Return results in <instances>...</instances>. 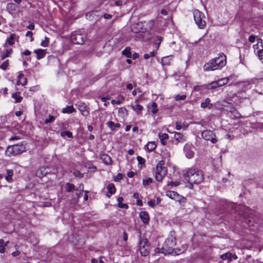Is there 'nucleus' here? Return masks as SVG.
Returning <instances> with one entry per match:
<instances>
[{
    "label": "nucleus",
    "mask_w": 263,
    "mask_h": 263,
    "mask_svg": "<svg viewBox=\"0 0 263 263\" xmlns=\"http://www.w3.org/2000/svg\"><path fill=\"white\" fill-rule=\"evenodd\" d=\"M18 38V36H17L15 33L11 34L10 36L7 39L4 47L5 48L7 44H9V45H13L14 41L17 40Z\"/></svg>",
    "instance_id": "obj_11"
},
{
    "label": "nucleus",
    "mask_w": 263,
    "mask_h": 263,
    "mask_svg": "<svg viewBox=\"0 0 263 263\" xmlns=\"http://www.w3.org/2000/svg\"><path fill=\"white\" fill-rule=\"evenodd\" d=\"M107 190L108 191L106 196L108 197H111V196L115 194L116 192V188L114 184L109 183L107 186Z\"/></svg>",
    "instance_id": "obj_18"
},
{
    "label": "nucleus",
    "mask_w": 263,
    "mask_h": 263,
    "mask_svg": "<svg viewBox=\"0 0 263 263\" xmlns=\"http://www.w3.org/2000/svg\"><path fill=\"white\" fill-rule=\"evenodd\" d=\"M27 79L24 77V74L20 73L17 77V85H25L27 84Z\"/></svg>",
    "instance_id": "obj_19"
},
{
    "label": "nucleus",
    "mask_w": 263,
    "mask_h": 263,
    "mask_svg": "<svg viewBox=\"0 0 263 263\" xmlns=\"http://www.w3.org/2000/svg\"><path fill=\"white\" fill-rule=\"evenodd\" d=\"M131 30L133 32L138 33L142 30L141 24L140 23L136 24L131 27Z\"/></svg>",
    "instance_id": "obj_29"
},
{
    "label": "nucleus",
    "mask_w": 263,
    "mask_h": 263,
    "mask_svg": "<svg viewBox=\"0 0 263 263\" xmlns=\"http://www.w3.org/2000/svg\"><path fill=\"white\" fill-rule=\"evenodd\" d=\"M255 39H256V36L254 34H252L249 37V41L250 43H253L255 42Z\"/></svg>",
    "instance_id": "obj_59"
},
{
    "label": "nucleus",
    "mask_w": 263,
    "mask_h": 263,
    "mask_svg": "<svg viewBox=\"0 0 263 263\" xmlns=\"http://www.w3.org/2000/svg\"><path fill=\"white\" fill-rule=\"evenodd\" d=\"M120 98H121V100H119V99H117V100H111V104H121L122 103V102L124 100L125 98L124 96H121Z\"/></svg>",
    "instance_id": "obj_43"
},
{
    "label": "nucleus",
    "mask_w": 263,
    "mask_h": 263,
    "mask_svg": "<svg viewBox=\"0 0 263 263\" xmlns=\"http://www.w3.org/2000/svg\"><path fill=\"white\" fill-rule=\"evenodd\" d=\"M98 13V12L97 11L88 12L86 15V18L91 21H96L98 17V15L97 14Z\"/></svg>",
    "instance_id": "obj_15"
},
{
    "label": "nucleus",
    "mask_w": 263,
    "mask_h": 263,
    "mask_svg": "<svg viewBox=\"0 0 263 263\" xmlns=\"http://www.w3.org/2000/svg\"><path fill=\"white\" fill-rule=\"evenodd\" d=\"M61 136L62 137H65V136H67L68 138L72 137V134L71 132L69 131H64L61 133Z\"/></svg>",
    "instance_id": "obj_41"
},
{
    "label": "nucleus",
    "mask_w": 263,
    "mask_h": 263,
    "mask_svg": "<svg viewBox=\"0 0 263 263\" xmlns=\"http://www.w3.org/2000/svg\"><path fill=\"white\" fill-rule=\"evenodd\" d=\"M49 39L47 37L45 36L44 40H42L41 43V46L44 47H47L49 44Z\"/></svg>",
    "instance_id": "obj_47"
},
{
    "label": "nucleus",
    "mask_w": 263,
    "mask_h": 263,
    "mask_svg": "<svg viewBox=\"0 0 263 263\" xmlns=\"http://www.w3.org/2000/svg\"><path fill=\"white\" fill-rule=\"evenodd\" d=\"M12 51V50L11 48H7L6 47L5 48L4 47V49L1 52V58L2 60L5 59L6 58L9 56Z\"/></svg>",
    "instance_id": "obj_17"
},
{
    "label": "nucleus",
    "mask_w": 263,
    "mask_h": 263,
    "mask_svg": "<svg viewBox=\"0 0 263 263\" xmlns=\"http://www.w3.org/2000/svg\"><path fill=\"white\" fill-rule=\"evenodd\" d=\"M13 171L12 170H7L4 173V178L8 182L13 181Z\"/></svg>",
    "instance_id": "obj_14"
},
{
    "label": "nucleus",
    "mask_w": 263,
    "mask_h": 263,
    "mask_svg": "<svg viewBox=\"0 0 263 263\" xmlns=\"http://www.w3.org/2000/svg\"><path fill=\"white\" fill-rule=\"evenodd\" d=\"M6 9L9 13L12 14L15 12L16 9V6L14 3H10L7 4Z\"/></svg>",
    "instance_id": "obj_21"
},
{
    "label": "nucleus",
    "mask_w": 263,
    "mask_h": 263,
    "mask_svg": "<svg viewBox=\"0 0 263 263\" xmlns=\"http://www.w3.org/2000/svg\"><path fill=\"white\" fill-rule=\"evenodd\" d=\"M100 99L101 100V101L103 102H104V105L106 106H107L108 104H109V102H106L107 101V100H110L111 97L110 96L108 95V96H106L105 97H100Z\"/></svg>",
    "instance_id": "obj_40"
},
{
    "label": "nucleus",
    "mask_w": 263,
    "mask_h": 263,
    "mask_svg": "<svg viewBox=\"0 0 263 263\" xmlns=\"http://www.w3.org/2000/svg\"><path fill=\"white\" fill-rule=\"evenodd\" d=\"M143 185L144 186L148 185L150 184L153 182V179L151 178H148L147 179H143Z\"/></svg>",
    "instance_id": "obj_48"
},
{
    "label": "nucleus",
    "mask_w": 263,
    "mask_h": 263,
    "mask_svg": "<svg viewBox=\"0 0 263 263\" xmlns=\"http://www.w3.org/2000/svg\"><path fill=\"white\" fill-rule=\"evenodd\" d=\"M132 108L137 114H140L143 110V107L141 105L137 103L132 105Z\"/></svg>",
    "instance_id": "obj_30"
},
{
    "label": "nucleus",
    "mask_w": 263,
    "mask_h": 263,
    "mask_svg": "<svg viewBox=\"0 0 263 263\" xmlns=\"http://www.w3.org/2000/svg\"><path fill=\"white\" fill-rule=\"evenodd\" d=\"M148 204L149 206H150L152 208H154V206H155V204H156L155 201L154 200H151L148 201Z\"/></svg>",
    "instance_id": "obj_63"
},
{
    "label": "nucleus",
    "mask_w": 263,
    "mask_h": 263,
    "mask_svg": "<svg viewBox=\"0 0 263 263\" xmlns=\"http://www.w3.org/2000/svg\"><path fill=\"white\" fill-rule=\"evenodd\" d=\"M162 41V38L160 36H157L154 39V42L155 44L158 45L157 48H158Z\"/></svg>",
    "instance_id": "obj_42"
},
{
    "label": "nucleus",
    "mask_w": 263,
    "mask_h": 263,
    "mask_svg": "<svg viewBox=\"0 0 263 263\" xmlns=\"http://www.w3.org/2000/svg\"><path fill=\"white\" fill-rule=\"evenodd\" d=\"M171 156V154L170 152L165 150V151H163L162 152V158L166 159H168Z\"/></svg>",
    "instance_id": "obj_46"
},
{
    "label": "nucleus",
    "mask_w": 263,
    "mask_h": 263,
    "mask_svg": "<svg viewBox=\"0 0 263 263\" xmlns=\"http://www.w3.org/2000/svg\"><path fill=\"white\" fill-rule=\"evenodd\" d=\"M110 2L112 6H121L123 4L122 0H110Z\"/></svg>",
    "instance_id": "obj_36"
},
{
    "label": "nucleus",
    "mask_w": 263,
    "mask_h": 263,
    "mask_svg": "<svg viewBox=\"0 0 263 263\" xmlns=\"http://www.w3.org/2000/svg\"><path fill=\"white\" fill-rule=\"evenodd\" d=\"M184 180L190 184L189 187L193 189V184H198L203 180V174L201 170L195 168H190L184 174Z\"/></svg>",
    "instance_id": "obj_3"
},
{
    "label": "nucleus",
    "mask_w": 263,
    "mask_h": 263,
    "mask_svg": "<svg viewBox=\"0 0 263 263\" xmlns=\"http://www.w3.org/2000/svg\"><path fill=\"white\" fill-rule=\"evenodd\" d=\"M194 146L191 144H186L183 148V151L186 158H192L194 155Z\"/></svg>",
    "instance_id": "obj_10"
},
{
    "label": "nucleus",
    "mask_w": 263,
    "mask_h": 263,
    "mask_svg": "<svg viewBox=\"0 0 263 263\" xmlns=\"http://www.w3.org/2000/svg\"><path fill=\"white\" fill-rule=\"evenodd\" d=\"M12 97L15 99L16 103L20 102L22 100V97L20 96L18 92L13 93L12 95Z\"/></svg>",
    "instance_id": "obj_37"
},
{
    "label": "nucleus",
    "mask_w": 263,
    "mask_h": 263,
    "mask_svg": "<svg viewBox=\"0 0 263 263\" xmlns=\"http://www.w3.org/2000/svg\"><path fill=\"white\" fill-rule=\"evenodd\" d=\"M139 251L141 255L146 256L149 254V244L146 238L140 237Z\"/></svg>",
    "instance_id": "obj_7"
},
{
    "label": "nucleus",
    "mask_w": 263,
    "mask_h": 263,
    "mask_svg": "<svg viewBox=\"0 0 263 263\" xmlns=\"http://www.w3.org/2000/svg\"><path fill=\"white\" fill-rule=\"evenodd\" d=\"M240 85L241 86L242 90L246 91L248 89H250L251 88L252 86L251 85V82H249V81H245L240 84Z\"/></svg>",
    "instance_id": "obj_25"
},
{
    "label": "nucleus",
    "mask_w": 263,
    "mask_h": 263,
    "mask_svg": "<svg viewBox=\"0 0 263 263\" xmlns=\"http://www.w3.org/2000/svg\"><path fill=\"white\" fill-rule=\"evenodd\" d=\"M123 178V175L121 173H119L116 176H115L114 177V180L115 181H117L118 180H120L122 179Z\"/></svg>",
    "instance_id": "obj_58"
},
{
    "label": "nucleus",
    "mask_w": 263,
    "mask_h": 263,
    "mask_svg": "<svg viewBox=\"0 0 263 263\" xmlns=\"http://www.w3.org/2000/svg\"><path fill=\"white\" fill-rule=\"evenodd\" d=\"M139 217L144 224H147L149 221L148 214L146 211H142L139 214Z\"/></svg>",
    "instance_id": "obj_13"
},
{
    "label": "nucleus",
    "mask_w": 263,
    "mask_h": 263,
    "mask_svg": "<svg viewBox=\"0 0 263 263\" xmlns=\"http://www.w3.org/2000/svg\"><path fill=\"white\" fill-rule=\"evenodd\" d=\"M122 54L125 55L127 58H130L132 56L130 48L129 47H126V48L123 50Z\"/></svg>",
    "instance_id": "obj_38"
},
{
    "label": "nucleus",
    "mask_w": 263,
    "mask_h": 263,
    "mask_svg": "<svg viewBox=\"0 0 263 263\" xmlns=\"http://www.w3.org/2000/svg\"><path fill=\"white\" fill-rule=\"evenodd\" d=\"M73 174L76 177H83L82 174H81V173L79 171H77V170H75L74 171H73Z\"/></svg>",
    "instance_id": "obj_57"
},
{
    "label": "nucleus",
    "mask_w": 263,
    "mask_h": 263,
    "mask_svg": "<svg viewBox=\"0 0 263 263\" xmlns=\"http://www.w3.org/2000/svg\"><path fill=\"white\" fill-rule=\"evenodd\" d=\"M259 80L257 78H254L251 79L250 80H249V82H251V85L252 86V84H256L257 81Z\"/></svg>",
    "instance_id": "obj_62"
},
{
    "label": "nucleus",
    "mask_w": 263,
    "mask_h": 263,
    "mask_svg": "<svg viewBox=\"0 0 263 263\" xmlns=\"http://www.w3.org/2000/svg\"><path fill=\"white\" fill-rule=\"evenodd\" d=\"M186 98V96L185 95H177L175 97V100L177 101L180 100H184Z\"/></svg>",
    "instance_id": "obj_44"
},
{
    "label": "nucleus",
    "mask_w": 263,
    "mask_h": 263,
    "mask_svg": "<svg viewBox=\"0 0 263 263\" xmlns=\"http://www.w3.org/2000/svg\"><path fill=\"white\" fill-rule=\"evenodd\" d=\"M166 196L172 199L180 201L181 196L176 192L169 191L166 193Z\"/></svg>",
    "instance_id": "obj_12"
},
{
    "label": "nucleus",
    "mask_w": 263,
    "mask_h": 263,
    "mask_svg": "<svg viewBox=\"0 0 263 263\" xmlns=\"http://www.w3.org/2000/svg\"><path fill=\"white\" fill-rule=\"evenodd\" d=\"M229 78H222L219 80H218L219 82V85L221 86H223L228 83L229 81Z\"/></svg>",
    "instance_id": "obj_39"
},
{
    "label": "nucleus",
    "mask_w": 263,
    "mask_h": 263,
    "mask_svg": "<svg viewBox=\"0 0 263 263\" xmlns=\"http://www.w3.org/2000/svg\"><path fill=\"white\" fill-rule=\"evenodd\" d=\"M100 158L103 161V162L106 164H111L112 162L111 157L107 154H102L100 156Z\"/></svg>",
    "instance_id": "obj_20"
},
{
    "label": "nucleus",
    "mask_w": 263,
    "mask_h": 263,
    "mask_svg": "<svg viewBox=\"0 0 263 263\" xmlns=\"http://www.w3.org/2000/svg\"><path fill=\"white\" fill-rule=\"evenodd\" d=\"M55 120V117L53 116L50 115L48 119L45 120V123L48 124L53 122Z\"/></svg>",
    "instance_id": "obj_49"
},
{
    "label": "nucleus",
    "mask_w": 263,
    "mask_h": 263,
    "mask_svg": "<svg viewBox=\"0 0 263 263\" xmlns=\"http://www.w3.org/2000/svg\"><path fill=\"white\" fill-rule=\"evenodd\" d=\"M137 159L139 164H142L145 163V159L142 158L141 157L138 156Z\"/></svg>",
    "instance_id": "obj_60"
},
{
    "label": "nucleus",
    "mask_w": 263,
    "mask_h": 263,
    "mask_svg": "<svg viewBox=\"0 0 263 263\" xmlns=\"http://www.w3.org/2000/svg\"><path fill=\"white\" fill-rule=\"evenodd\" d=\"M176 244V238L175 236L171 235L164 241L162 246V253L164 255L173 254L175 255H179L183 253L185 250V247H183L181 249L174 248Z\"/></svg>",
    "instance_id": "obj_2"
},
{
    "label": "nucleus",
    "mask_w": 263,
    "mask_h": 263,
    "mask_svg": "<svg viewBox=\"0 0 263 263\" xmlns=\"http://www.w3.org/2000/svg\"><path fill=\"white\" fill-rule=\"evenodd\" d=\"M226 59V56L223 53H220L218 57L211 59L204 65L203 70L204 71H210L221 69L226 65L227 63Z\"/></svg>",
    "instance_id": "obj_1"
},
{
    "label": "nucleus",
    "mask_w": 263,
    "mask_h": 263,
    "mask_svg": "<svg viewBox=\"0 0 263 263\" xmlns=\"http://www.w3.org/2000/svg\"><path fill=\"white\" fill-rule=\"evenodd\" d=\"M26 151V147L22 143H18L12 146H9L6 150V154L8 156L17 155Z\"/></svg>",
    "instance_id": "obj_6"
},
{
    "label": "nucleus",
    "mask_w": 263,
    "mask_h": 263,
    "mask_svg": "<svg viewBox=\"0 0 263 263\" xmlns=\"http://www.w3.org/2000/svg\"><path fill=\"white\" fill-rule=\"evenodd\" d=\"M155 55L154 51H151L149 53H146L144 55V58L146 60L148 59L150 57H153Z\"/></svg>",
    "instance_id": "obj_50"
},
{
    "label": "nucleus",
    "mask_w": 263,
    "mask_h": 263,
    "mask_svg": "<svg viewBox=\"0 0 263 263\" xmlns=\"http://www.w3.org/2000/svg\"><path fill=\"white\" fill-rule=\"evenodd\" d=\"M201 136L205 140L210 141L213 144L216 143L218 141L216 135L210 130H203L201 133Z\"/></svg>",
    "instance_id": "obj_8"
},
{
    "label": "nucleus",
    "mask_w": 263,
    "mask_h": 263,
    "mask_svg": "<svg viewBox=\"0 0 263 263\" xmlns=\"http://www.w3.org/2000/svg\"><path fill=\"white\" fill-rule=\"evenodd\" d=\"M173 59V55H169L162 58L161 62L163 65H170Z\"/></svg>",
    "instance_id": "obj_22"
},
{
    "label": "nucleus",
    "mask_w": 263,
    "mask_h": 263,
    "mask_svg": "<svg viewBox=\"0 0 263 263\" xmlns=\"http://www.w3.org/2000/svg\"><path fill=\"white\" fill-rule=\"evenodd\" d=\"M220 258L223 260H227L228 262H230L232 261V254L230 252L226 253L220 256Z\"/></svg>",
    "instance_id": "obj_27"
},
{
    "label": "nucleus",
    "mask_w": 263,
    "mask_h": 263,
    "mask_svg": "<svg viewBox=\"0 0 263 263\" xmlns=\"http://www.w3.org/2000/svg\"><path fill=\"white\" fill-rule=\"evenodd\" d=\"M106 124L111 130H114L116 127H120V124H115L112 121H109Z\"/></svg>",
    "instance_id": "obj_34"
},
{
    "label": "nucleus",
    "mask_w": 263,
    "mask_h": 263,
    "mask_svg": "<svg viewBox=\"0 0 263 263\" xmlns=\"http://www.w3.org/2000/svg\"><path fill=\"white\" fill-rule=\"evenodd\" d=\"M180 184V182H178V181H175V182H173V181H169L167 183V185H171V186H178Z\"/></svg>",
    "instance_id": "obj_56"
},
{
    "label": "nucleus",
    "mask_w": 263,
    "mask_h": 263,
    "mask_svg": "<svg viewBox=\"0 0 263 263\" xmlns=\"http://www.w3.org/2000/svg\"><path fill=\"white\" fill-rule=\"evenodd\" d=\"M146 147L149 152H152L155 149L156 147V144L153 141L149 142L146 145Z\"/></svg>",
    "instance_id": "obj_33"
},
{
    "label": "nucleus",
    "mask_w": 263,
    "mask_h": 263,
    "mask_svg": "<svg viewBox=\"0 0 263 263\" xmlns=\"http://www.w3.org/2000/svg\"><path fill=\"white\" fill-rule=\"evenodd\" d=\"M157 105L156 103L153 102L150 105L148 106L149 109L151 110L153 114H156L157 112Z\"/></svg>",
    "instance_id": "obj_32"
},
{
    "label": "nucleus",
    "mask_w": 263,
    "mask_h": 263,
    "mask_svg": "<svg viewBox=\"0 0 263 263\" xmlns=\"http://www.w3.org/2000/svg\"><path fill=\"white\" fill-rule=\"evenodd\" d=\"M85 39V35L81 33H73L71 35V42L75 44H83Z\"/></svg>",
    "instance_id": "obj_9"
},
{
    "label": "nucleus",
    "mask_w": 263,
    "mask_h": 263,
    "mask_svg": "<svg viewBox=\"0 0 263 263\" xmlns=\"http://www.w3.org/2000/svg\"><path fill=\"white\" fill-rule=\"evenodd\" d=\"M212 106L213 105L212 104H210V99L209 98H206L204 101L201 103V107L203 108H205L206 107L211 108Z\"/></svg>",
    "instance_id": "obj_28"
},
{
    "label": "nucleus",
    "mask_w": 263,
    "mask_h": 263,
    "mask_svg": "<svg viewBox=\"0 0 263 263\" xmlns=\"http://www.w3.org/2000/svg\"><path fill=\"white\" fill-rule=\"evenodd\" d=\"M79 109L83 116H87L88 115L89 112L87 110L86 107L84 104L80 105Z\"/></svg>",
    "instance_id": "obj_31"
},
{
    "label": "nucleus",
    "mask_w": 263,
    "mask_h": 263,
    "mask_svg": "<svg viewBox=\"0 0 263 263\" xmlns=\"http://www.w3.org/2000/svg\"><path fill=\"white\" fill-rule=\"evenodd\" d=\"M118 206L120 208H125L126 209L128 208V206L127 204H123L122 203L118 204Z\"/></svg>",
    "instance_id": "obj_64"
},
{
    "label": "nucleus",
    "mask_w": 263,
    "mask_h": 263,
    "mask_svg": "<svg viewBox=\"0 0 263 263\" xmlns=\"http://www.w3.org/2000/svg\"><path fill=\"white\" fill-rule=\"evenodd\" d=\"M66 191L68 192H70L74 189V185L70 183H67L66 186Z\"/></svg>",
    "instance_id": "obj_45"
},
{
    "label": "nucleus",
    "mask_w": 263,
    "mask_h": 263,
    "mask_svg": "<svg viewBox=\"0 0 263 263\" xmlns=\"http://www.w3.org/2000/svg\"><path fill=\"white\" fill-rule=\"evenodd\" d=\"M165 162L164 160H161L157 164L155 173V179L160 182L166 175L167 168L164 166Z\"/></svg>",
    "instance_id": "obj_4"
},
{
    "label": "nucleus",
    "mask_w": 263,
    "mask_h": 263,
    "mask_svg": "<svg viewBox=\"0 0 263 263\" xmlns=\"http://www.w3.org/2000/svg\"><path fill=\"white\" fill-rule=\"evenodd\" d=\"M8 243H9L8 241L5 242L4 240L3 239H0V248H5V247H6L8 245Z\"/></svg>",
    "instance_id": "obj_53"
},
{
    "label": "nucleus",
    "mask_w": 263,
    "mask_h": 263,
    "mask_svg": "<svg viewBox=\"0 0 263 263\" xmlns=\"http://www.w3.org/2000/svg\"><path fill=\"white\" fill-rule=\"evenodd\" d=\"M103 16L105 20H110L112 17L111 14L108 13H104Z\"/></svg>",
    "instance_id": "obj_61"
},
{
    "label": "nucleus",
    "mask_w": 263,
    "mask_h": 263,
    "mask_svg": "<svg viewBox=\"0 0 263 263\" xmlns=\"http://www.w3.org/2000/svg\"><path fill=\"white\" fill-rule=\"evenodd\" d=\"M193 16L196 24L199 29H203L206 26L205 16L202 12L197 9L193 11Z\"/></svg>",
    "instance_id": "obj_5"
},
{
    "label": "nucleus",
    "mask_w": 263,
    "mask_h": 263,
    "mask_svg": "<svg viewBox=\"0 0 263 263\" xmlns=\"http://www.w3.org/2000/svg\"><path fill=\"white\" fill-rule=\"evenodd\" d=\"M33 33L32 32L30 31H28L26 33V36H28L30 37V42H32L33 41V37H32Z\"/></svg>",
    "instance_id": "obj_54"
},
{
    "label": "nucleus",
    "mask_w": 263,
    "mask_h": 263,
    "mask_svg": "<svg viewBox=\"0 0 263 263\" xmlns=\"http://www.w3.org/2000/svg\"><path fill=\"white\" fill-rule=\"evenodd\" d=\"M257 54L260 60L263 63V48L259 49L257 52Z\"/></svg>",
    "instance_id": "obj_51"
},
{
    "label": "nucleus",
    "mask_w": 263,
    "mask_h": 263,
    "mask_svg": "<svg viewBox=\"0 0 263 263\" xmlns=\"http://www.w3.org/2000/svg\"><path fill=\"white\" fill-rule=\"evenodd\" d=\"M8 66V60H6V61L4 62L2 65H1V68L4 70H5L7 68V66Z\"/></svg>",
    "instance_id": "obj_55"
},
{
    "label": "nucleus",
    "mask_w": 263,
    "mask_h": 263,
    "mask_svg": "<svg viewBox=\"0 0 263 263\" xmlns=\"http://www.w3.org/2000/svg\"><path fill=\"white\" fill-rule=\"evenodd\" d=\"M210 86L212 88H215L218 87H220V86L219 85V82L218 81L211 83Z\"/></svg>",
    "instance_id": "obj_52"
},
{
    "label": "nucleus",
    "mask_w": 263,
    "mask_h": 263,
    "mask_svg": "<svg viewBox=\"0 0 263 263\" xmlns=\"http://www.w3.org/2000/svg\"><path fill=\"white\" fill-rule=\"evenodd\" d=\"M158 137L161 143L163 145H165L167 142V140L168 138V135L166 133L159 134Z\"/></svg>",
    "instance_id": "obj_23"
},
{
    "label": "nucleus",
    "mask_w": 263,
    "mask_h": 263,
    "mask_svg": "<svg viewBox=\"0 0 263 263\" xmlns=\"http://www.w3.org/2000/svg\"><path fill=\"white\" fill-rule=\"evenodd\" d=\"M76 109L73 108V106H67L62 109V112L64 114H71L73 112H76Z\"/></svg>",
    "instance_id": "obj_26"
},
{
    "label": "nucleus",
    "mask_w": 263,
    "mask_h": 263,
    "mask_svg": "<svg viewBox=\"0 0 263 263\" xmlns=\"http://www.w3.org/2000/svg\"><path fill=\"white\" fill-rule=\"evenodd\" d=\"M174 138L178 142H183L185 141L183 135L180 133H175L174 134Z\"/></svg>",
    "instance_id": "obj_24"
},
{
    "label": "nucleus",
    "mask_w": 263,
    "mask_h": 263,
    "mask_svg": "<svg viewBox=\"0 0 263 263\" xmlns=\"http://www.w3.org/2000/svg\"><path fill=\"white\" fill-rule=\"evenodd\" d=\"M34 53L36 54V58L37 60H40L45 57L46 50L42 49H35Z\"/></svg>",
    "instance_id": "obj_16"
},
{
    "label": "nucleus",
    "mask_w": 263,
    "mask_h": 263,
    "mask_svg": "<svg viewBox=\"0 0 263 263\" xmlns=\"http://www.w3.org/2000/svg\"><path fill=\"white\" fill-rule=\"evenodd\" d=\"M45 170L46 169L44 168H41L37 170L36 172V175L40 178H42L47 173V172H45Z\"/></svg>",
    "instance_id": "obj_35"
}]
</instances>
